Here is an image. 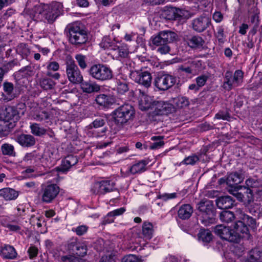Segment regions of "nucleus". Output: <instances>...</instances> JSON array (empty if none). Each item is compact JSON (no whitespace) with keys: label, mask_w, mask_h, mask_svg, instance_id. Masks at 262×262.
Returning a JSON list of instances; mask_svg holds the SVG:
<instances>
[{"label":"nucleus","mask_w":262,"mask_h":262,"mask_svg":"<svg viewBox=\"0 0 262 262\" xmlns=\"http://www.w3.org/2000/svg\"><path fill=\"white\" fill-rule=\"evenodd\" d=\"M199 160V158L198 156L192 155L186 158L182 163L186 165H194Z\"/></svg>","instance_id":"54"},{"label":"nucleus","mask_w":262,"mask_h":262,"mask_svg":"<svg viewBox=\"0 0 262 262\" xmlns=\"http://www.w3.org/2000/svg\"><path fill=\"white\" fill-rule=\"evenodd\" d=\"M76 248V250L74 251L73 253H75L80 257H83L86 254L87 248L83 243H80Z\"/></svg>","instance_id":"49"},{"label":"nucleus","mask_w":262,"mask_h":262,"mask_svg":"<svg viewBox=\"0 0 262 262\" xmlns=\"http://www.w3.org/2000/svg\"><path fill=\"white\" fill-rule=\"evenodd\" d=\"M234 235H237L236 243H239L241 238L249 239L250 236V231L247 226L242 220L237 221L234 225Z\"/></svg>","instance_id":"14"},{"label":"nucleus","mask_w":262,"mask_h":262,"mask_svg":"<svg viewBox=\"0 0 262 262\" xmlns=\"http://www.w3.org/2000/svg\"><path fill=\"white\" fill-rule=\"evenodd\" d=\"M112 50L116 51L119 56L122 58H125L128 56L129 51L126 45H122L120 46L114 45Z\"/></svg>","instance_id":"40"},{"label":"nucleus","mask_w":262,"mask_h":262,"mask_svg":"<svg viewBox=\"0 0 262 262\" xmlns=\"http://www.w3.org/2000/svg\"><path fill=\"white\" fill-rule=\"evenodd\" d=\"M184 41L191 49H200L203 47L205 40L198 35H185L183 37Z\"/></svg>","instance_id":"16"},{"label":"nucleus","mask_w":262,"mask_h":262,"mask_svg":"<svg viewBox=\"0 0 262 262\" xmlns=\"http://www.w3.org/2000/svg\"><path fill=\"white\" fill-rule=\"evenodd\" d=\"M56 82L51 78L43 77L39 80L40 86L45 91L51 90L54 89Z\"/></svg>","instance_id":"34"},{"label":"nucleus","mask_w":262,"mask_h":262,"mask_svg":"<svg viewBox=\"0 0 262 262\" xmlns=\"http://www.w3.org/2000/svg\"><path fill=\"white\" fill-rule=\"evenodd\" d=\"M177 82L176 77L167 74H158L154 79L155 86L160 91H166Z\"/></svg>","instance_id":"6"},{"label":"nucleus","mask_w":262,"mask_h":262,"mask_svg":"<svg viewBox=\"0 0 262 262\" xmlns=\"http://www.w3.org/2000/svg\"><path fill=\"white\" fill-rule=\"evenodd\" d=\"M244 177L241 172H233L227 176V185L231 188H237L243 181Z\"/></svg>","instance_id":"18"},{"label":"nucleus","mask_w":262,"mask_h":262,"mask_svg":"<svg viewBox=\"0 0 262 262\" xmlns=\"http://www.w3.org/2000/svg\"><path fill=\"white\" fill-rule=\"evenodd\" d=\"M246 188L249 189H255L257 187L258 185V182L254 179L252 178H248L246 180L245 182Z\"/></svg>","instance_id":"53"},{"label":"nucleus","mask_w":262,"mask_h":262,"mask_svg":"<svg viewBox=\"0 0 262 262\" xmlns=\"http://www.w3.org/2000/svg\"><path fill=\"white\" fill-rule=\"evenodd\" d=\"M18 50L21 54L23 58L27 57L30 54V50L25 43H21L18 46Z\"/></svg>","instance_id":"57"},{"label":"nucleus","mask_w":262,"mask_h":262,"mask_svg":"<svg viewBox=\"0 0 262 262\" xmlns=\"http://www.w3.org/2000/svg\"><path fill=\"white\" fill-rule=\"evenodd\" d=\"M215 201L217 207L221 209L232 208L234 206L235 202L233 197L229 195L220 196Z\"/></svg>","instance_id":"20"},{"label":"nucleus","mask_w":262,"mask_h":262,"mask_svg":"<svg viewBox=\"0 0 262 262\" xmlns=\"http://www.w3.org/2000/svg\"><path fill=\"white\" fill-rule=\"evenodd\" d=\"M2 153L4 156L15 157L16 152L14 146L9 143L3 144L1 147Z\"/></svg>","instance_id":"37"},{"label":"nucleus","mask_w":262,"mask_h":262,"mask_svg":"<svg viewBox=\"0 0 262 262\" xmlns=\"http://www.w3.org/2000/svg\"><path fill=\"white\" fill-rule=\"evenodd\" d=\"M95 101L100 106L108 108L114 102V99L110 94H100L96 96Z\"/></svg>","instance_id":"19"},{"label":"nucleus","mask_w":262,"mask_h":262,"mask_svg":"<svg viewBox=\"0 0 262 262\" xmlns=\"http://www.w3.org/2000/svg\"><path fill=\"white\" fill-rule=\"evenodd\" d=\"M77 162L78 159L76 157L69 155L62 160L60 166L56 167L57 171L63 172L67 171L71 166L75 165Z\"/></svg>","instance_id":"21"},{"label":"nucleus","mask_w":262,"mask_h":262,"mask_svg":"<svg viewBox=\"0 0 262 262\" xmlns=\"http://www.w3.org/2000/svg\"><path fill=\"white\" fill-rule=\"evenodd\" d=\"M2 254L6 259H14L16 257L17 253L13 247L5 245L2 247Z\"/></svg>","instance_id":"32"},{"label":"nucleus","mask_w":262,"mask_h":262,"mask_svg":"<svg viewBox=\"0 0 262 262\" xmlns=\"http://www.w3.org/2000/svg\"><path fill=\"white\" fill-rule=\"evenodd\" d=\"M59 187L55 184H50L42 186L41 189V201L49 204L52 203L58 195Z\"/></svg>","instance_id":"7"},{"label":"nucleus","mask_w":262,"mask_h":262,"mask_svg":"<svg viewBox=\"0 0 262 262\" xmlns=\"http://www.w3.org/2000/svg\"><path fill=\"white\" fill-rule=\"evenodd\" d=\"M15 126V124L13 122H9L0 118V133L3 136H6L10 132L11 129Z\"/></svg>","instance_id":"33"},{"label":"nucleus","mask_w":262,"mask_h":262,"mask_svg":"<svg viewBox=\"0 0 262 262\" xmlns=\"http://www.w3.org/2000/svg\"><path fill=\"white\" fill-rule=\"evenodd\" d=\"M147 164L146 160H141L132 165L129 168V171L133 174L144 172L146 169L145 167Z\"/></svg>","instance_id":"30"},{"label":"nucleus","mask_w":262,"mask_h":262,"mask_svg":"<svg viewBox=\"0 0 262 262\" xmlns=\"http://www.w3.org/2000/svg\"><path fill=\"white\" fill-rule=\"evenodd\" d=\"M18 191L9 187L0 189V196L3 197L6 201L15 200L18 197Z\"/></svg>","instance_id":"24"},{"label":"nucleus","mask_w":262,"mask_h":262,"mask_svg":"<svg viewBox=\"0 0 262 262\" xmlns=\"http://www.w3.org/2000/svg\"><path fill=\"white\" fill-rule=\"evenodd\" d=\"M163 138V136H161L152 137L151 140L155 141V142L150 145V148L151 149H156L161 147L164 144V142L162 140Z\"/></svg>","instance_id":"42"},{"label":"nucleus","mask_w":262,"mask_h":262,"mask_svg":"<svg viewBox=\"0 0 262 262\" xmlns=\"http://www.w3.org/2000/svg\"><path fill=\"white\" fill-rule=\"evenodd\" d=\"M0 118L9 122H13L16 125L20 116H19V113L15 110L13 106L8 105L0 113Z\"/></svg>","instance_id":"15"},{"label":"nucleus","mask_w":262,"mask_h":262,"mask_svg":"<svg viewBox=\"0 0 262 262\" xmlns=\"http://www.w3.org/2000/svg\"><path fill=\"white\" fill-rule=\"evenodd\" d=\"M33 117L36 121L41 122L48 119L50 118V115L48 112L43 111L34 113L33 115Z\"/></svg>","instance_id":"47"},{"label":"nucleus","mask_w":262,"mask_h":262,"mask_svg":"<svg viewBox=\"0 0 262 262\" xmlns=\"http://www.w3.org/2000/svg\"><path fill=\"white\" fill-rule=\"evenodd\" d=\"M88 73L94 79L99 81H106L113 77L112 69L106 64H94L88 70Z\"/></svg>","instance_id":"5"},{"label":"nucleus","mask_w":262,"mask_h":262,"mask_svg":"<svg viewBox=\"0 0 262 262\" xmlns=\"http://www.w3.org/2000/svg\"><path fill=\"white\" fill-rule=\"evenodd\" d=\"M129 90L128 84L119 80L117 81V91L119 94H124Z\"/></svg>","instance_id":"46"},{"label":"nucleus","mask_w":262,"mask_h":262,"mask_svg":"<svg viewBox=\"0 0 262 262\" xmlns=\"http://www.w3.org/2000/svg\"><path fill=\"white\" fill-rule=\"evenodd\" d=\"M198 237L199 241L208 244L212 241L213 235L209 229L201 228L198 234Z\"/></svg>","instance_id":"29"},{"label":"nucleus","mask_w":262,"mask_h":262,"mask_svg":"<svg viewBox=\"0 0 262 262\" xmlns=\"http://www.w3.org/2000/svg\"><path fill=\"white\" fill-rule=\"evenodd\" d=\"M66 73L69 81L73 83H80L83 81V76L74 61L67 63Z\"/></svg>","instance_id":"10"},{"label":"nucleus","mask_w":262,"mask_h":262,"mask_svg":"<svg viewBox=\"0 0 262 262\" xmlns=\"http://www.w3.org/2000/svg\"><path fill=\"white\" fill-rule=\"evenodd\" d=\"M211 25V18L206 15H202L193 19L190 26L194 31L202 33L209 28Z\"/></svg>","instance_id":"9"},{"label":"nucleus","mask_w":262,"mask_h":262,"mask_svg":"<svg viewBox=\"0 0 262 262\" xmlns=\"http://www.w3.org/2000/svg\"><path fill=\"white\" fill-rule=\"evenodd\" d=\"M161 115V114H157L155 111H152L149 113L148 120L150 122H159L161 121L160 116Z\"/></svg>","instance_id":"61"},{"label":"nucleus","mask_w":262,"mask_h":262,"mask_svg":"<svg viewBox=\"0 0 262 262\" xmlns=\"http://www.w3.org/2000/svg\"><path fill=\"white\" fill-rule=\"evenodd\" d=\"M243 78V72L242 70H238L235 71L233 74V79L236 81V83H237L239 85L240 82L242 81Z\"/></svg>","instance_id":"63"},{"label":"nucleus","mask_w":262,"mask_h":262,"mask_svg":"<svg viewBox=\"0 0 262 262\" xmlns=\"http://www.w3.org/2000/svg\"><path fill=\"white\" fill-rule=\"evenodd\" d=\"M106 120L101 118L96 119L92 123L95 128H98L103 126L105 123Z\"/></svg>","instance_id":"64"},{"label":"nucleus","mask_w":262,"mask_h":262,"mask_svg":"<svg viewBox=\"0 0 262 262\" xmlns=\"http://www.w3.org/2000/svg\"><path fill=\"white\" fill-rule=\"evenodd\" d=\"M112 114L115 123L119 126H123L132 122L136 114L134 107L127 103L116 108Z\"/></svg>","instance_id":"4"},{"label":"nucleus","mask_w":262,"mask_h":262,"mask_svg":"<svg viewBox=\"0 0 262 262\" xmlns=\"http://www.w3.org/2000/svg\"><path fill=\"white\" fill-rule=\"evenodd\" d=\"M163 31H160L155 37L152 38V42L155 46L166 44Z\"/></svg>","instance_id":"44"},{"label":"nucleus","mask_w":262,"mask_h":262,"mask_svg":"<svg viewBox=\"0 0 262 262\" xmlns=\"http://www.w3.org/2000/svg\"><path fill=\"white\" fill-rule=\"evenodd\" d=\"M252 15L251 17V21L254 25H258L259 23V10L256 7H253L251 9Z\"/></svg>","instance_id":"50"},{"label":"nucleus","mask_w":262,"mask_h":262,"mask_svg":"<svg viewBox=\"0 0 262 262\" xmlns=\"http://www.w3.org/2000/svg\"><path fill=\"white\" fill-rule=\"evenodd\" d=\"M129 75L130 78L136 82L143 85L145 88H148L151 85L152 76L149 72L130 71Z\"/></svg>","instance_id":"11"},{"label":"nucleus","mask_w":262,"mask_h":262,"mask_svg":"<svg viewBox=\"0 0 262 262\" xmlns=\"http://www.w3.org/2000/svg\"><path fill=\"white\" fill-rule=\"evenodd\" d=\"M176 106L179 108L188 106L189 101L188 99L185 97H179L174 99Z\"/></svg>","instance_id":"43"},{"label":"nucleus","mask_w":262,"mask_h":262,"mask_svg":"<svg viewBox=\"0 0 262 262\" xmlns=\"http://www.w3.org/2000/svg\"><path fill=\"white\" fill-rule=\"evenodd\" d=\"M181 10L180 9H176L175 8H170L163 12L164 17L168 20H176L179 19L181 17L180 13Z\"/></svg>","instance_id":"27"},{"label":"nucleus","mask_w":262,"mask_h":262,"mask_svg":"<svg viewBox=\"0 0 262 262\" xmlns=\"http://www.w3.org/2000/svg\"><path fill=\"white\" fill-rule=\"evenodd\" d=\"M140 258L134 254H128L124 256L121 260V262H140Z\"/></svg>","instance_id":"52"},{"label":"nucleus","mask_w":262,"mask_h":262,"mask_svg":"<svg viewBox=\"0 0 262 262\" xmlns=\"http://www.w3.org/2000/svg\"><path fill=\"white\" fill-rule=\"evenodd\" d=\"M16 141L23 147H31L35 144V138L28 134H21L17 136Z\"/></svg>","instance_id":"23"},{"label":"nucleus","mask_w":262,"mask_h":262,"mask_svg":"<svg viewBox=\"0 0 262 262\" xmlns=\"http://www.w3.org/2000/svg\"><path fill=\"white\" fill-rule=\"evenodd\" d=\"M193 208L190 204H183L178 211V216L182 220H187L192 215Z\"/></svg>","instance_id":"25"},{"label":"nucleus","mask_w":262,"mask_h":262,"mask_svg":"<svg viewBox=\"0 0 262 262\" xmlns=\"http://www.w3.org/2000/svg\"><path fill=\"white\" fill-rule=\"evenodd\" d=\"M88 229V227L86 225H81L73 229L72 230L75 232L77 235L81 236L87 232Z\"/></svg>","instance_id":"59"},{"label":"nucleus","mask_w":262,"mask_h":262,"mask_svg":"<svg viewBox=\"0 0 262 262\" xmlns=\"http://www.w3.org/2000/svg\"><path fill=\"white\" fill-rule=\"evenodd\" d=\"M208 79V76L206 75H201L196 78L195 81L198 86L201 88L205 84Z\"/></svg>","instance_id":"55"},{"label":"nucleus","mask_w":262,"mask_h":262,"mask_svg":"<svg viewBox=\"0 0 262 262\" xmlns=\"http://www.w3.org/2000/svg\"><path fill=\"white\" fill-rule=\"evenodd\" d=\"M115 183L110 180H102L94 183L91 192L95 194H104L115 190Z\"/></svg>","instance_id":"8"},{"label":"nucleus","mask_w":262,"mask_h":262,"mask_svg":"<svg viewBox=\"0 0 262 262\" xmlns=\"http://www.w3.org/2000/svg\"><path fill=\"white\" fill-rule=\"evenodd\" d=\"M214 232L222 239L236 243L237 235H234V231L229 227L222 225L216 226L214 228Z\"/></svg>","instance_id":"12"},{"label":"nucleus","mask_w":262,"mask_h":262,"mask_svg":"<svg viewBox=\"0 0 262 262\" xmlns=\"http://www.w3.org/2000/svg\"><path fill=\"white\" fill-rule=\"evenodd\" d=\"M166 44L177 41L178 39V35L176 33L170 30L162 31Z\"/></svg>","instance_id":"39"},{"label":"nucleus","mask_w":262,"mask_h":262,"mask_svg":"<svg viewBox=\"0 0 262 262\" xmlns=\"http://www.w3.org/2000/svg\"><path fill=\"white\" fill-rule=\"evenodd\" d=\"M235 215L232 211L224 210L220 214V219L222 222L231 223L235 219Z\"/></svg>","instance_id":"36"},{"label":"nucleus","mask_w":262,"mask_h":262,"mask_svg":"<svg viewBox=\"0 0 262 262\" xmlns=\"http://www.w3.org/2000/svg\"><path fill=\"white\" fill-rule=\"evenodd\" d=\"M200 222L205 226L216 223V209L212 201L203 199L196 204Z\"/></svg>","instance_id":"2"},{"label":"nucleus","mask_w":262,"mask_h":262,"mask_svg":"<svg viewBox=\"0 0 262 262\" xmlns=\"http://www.w3.org/2000/svg\"><path fill=\"white\" fill-rule=\"evenodd\" d=\"M60 259L62 262H80L81 260V259L72 255L62 256Z\"/></svg>","instance_id":"58"},{"label":"nucleus","mask_w":262,"mask_h":262,"mask_svg":"<svg viewBox=\"0 0 262 262\" xmlns=\"http://www.w3.org/2000/svg\"><path fill=\"white\" fill-rule=\"evenodd\" d=\"M15 86L13 83L8 81H5L3 83V94L4 99L10 101L16 97L14 93Z\"/></svg>","instance_id":"17"},{"label":"nucleus","mask_w":262,"mask_h":262,"mask_svg":"<svg viewBox=\"0 0 262 262\" xmlns=\"http://www.w3.org/2000/svg\"><path fill=\"white\" fill-rule=\"evenodd\" d=\"M30 128L31 133L36 136L41 137L46 134L47 129L36 123L31 124Z\"/></svg>","instance_id":"38"},{"label":"nucleus","mask_w":262,"mask_h":262,"mask_svg":"<svg viewBox=\"0 0 262 262\" xmlns=\"http://www.w3.org/2000/svg\"><path fill=\"white\" fill-rule=\"evenodd\" d=\"M47 71H57L59 69V64L56 61H51L47 66Z\"/></svg>","instance_id":"60"},{"label":"nucleus","mask_w":262,"mask_h":262,"mask_svg":"<svg viewBox=\"0 0 262 262\" xmlns=\"http://www.w3.org/2000/svg\"><path fill=\"white\" fill-rule=\"evenodd\" d=\"M241 188H243L244 189V198L245 200V204L248 203H252L254 201V189H249L246 188V187L245 186H239Z\"/></svg>","instance_id":"41"},{"label":"nucleus","mask_w":262,"mask_h":262,"mask_svg":"<svg viewBox=\"0 0 262 262\" xmlns=\"http://www.w3.org/2000/svg\"><path fill=\"white\" fill-rule=\"evenodd\" d=\"M64 33L69 42L76 48L86 44L89 40L87 31L80 24L75 23L68 24L64 29Z\"/></svg>","instance_id":"3"},{"label":"nucleus","mask_w":262,"mask_h":262,"mask_svg":"<svg viewBox=\"0 0 262 262\" xmlns=\"http://www.w3.org/2000/svg\"><path fill=\"white\" fill-rule=\"evenodd\" d=\"M75 58L78 66L81 69L84 70L87 68L86 57L85 55L78 54L75 55Z\"/></svg>","instance_id":"45"},{"label":"nucleus","mask_w":262,"mask_h":262,"mask_svg":"<svg viewBox=\"0 0 262 262\" xmlns=\"http://www.w3.org/2000/svg\"><path fill=\"white\" fill-rule=\"evenodd\" d=\"M80 83L81 88L84 93L88 94L97 93L100 90V86L95 82L91 80L82 81Z\"/></svg>","instance_id":"22"},{"label":"nucleus","mask_w":262,"mask_h":262,"mask_svg":"<svg viewBox=\"0 0 262 262\" xmlns=\"http://www.w3.org/2000/svg\"><path fill=\"white\" fill-rule=\"evenodd\" d=\"M18 61L17 59H13L6 63H4V65L3 68L4 67L5 69L4 70L6 71L7 72L10 69H11L13 67L15 66H17L18 64Z\"/></svg>","instance_id":"62"},{"label":"nucleus","mask_w":262,"mask_h":262,"mask_svg":"<svg viewBox=\"0 0 262 262\" xmlns=\"http://www.w3.org/2000/svg\"><path fill=\"white\" fill-rule=\"evenodd\" d=\"M151 106L154 108V111L162 115H167L175 111V107L172 104L163 101H154L151 105H148L145 108H149Z\"/></svg>","instance_id":"13"},{"label":"nucleus","mask_w":262,"mask_h":262,"mask_svg":"<svg viewBox=\"0 0 262 262\" xmlns=\"http://www.w3.org/2000/svg\"><path fill=\"white\" fill-rule=\"evenodd\" d=\"M240 220L244 222L247 227L254 230L257 227V223L256 219L249 215L246 214L245 212L240 211Z\"/></svg>","instance_id":"28"},{"label":"nucleus","mask_w":262,"mask_h":262,"mask_svg":"<svg viewBox=\"0 0 262 262\" xmlns=\"http://www.w3.org/2000/svg\"><path fill=\"white\" fill-rule=\"evenodd\" d=\"M62 8V5L59 2H54L50 5L35 6L30 14V17L37 21L47 20L51 24L60 15Z\"/></svg>","instance_id":"1"},{"label":"nucleus","mask_w":262,"mask_h":262,"mask_svg":"<svg viewBox=\"0 0 262 262\" xmlns=\"http://www.w3.org/2000/svg\"><path fill=\"white\" fill-rule=\"evenodd\" d=\"M154 232L153 225L151 223L144 222L142 225V234L144 238L150 239Z\"/></svg>","instance_id":"35"},{"label":"nucleus","mask_w":262,"mask_h":262,"mask_svg":"<svg viewBox=\"0 0 262 262\" xmlns=\"http://www.w3.org/2000/svg\"><path fill=\"white\" fill-rule=\"evenodd\" d=\"M245 207L247 211L252 215H256L259 210L258 205L256 203H248L245 204Z\"/></svg>","instance_id":"48"},{"label":"nucleus","mask_w":262,"mask_h":262,"mask_svg":"<svg viewBox=\"0 0 262 262\" xmlns=\"http://www.w3.org/2000/svg\"><path fill=\"white\" fill-rule=\"evenodd\" d=\"M238 85L236 81L233 79V75L230 71H227L224 77V88L228 91L231 90L233 87L237 86Z\"/></svg>","instance_id":"26"},{"label":"nucleus","mask_w":262,"mask_h":262,"mask_svg":"<svg viewBox=\"0 0 262 262\" xmlns=\"http://www.w3.org/2000/svg\"><path fill=\"white\" fill-rule=\"evenodd\" d=\"M261 256L262 251L260 250L258 248L253 249L250 251L245 262H262Z\"/></svg>","instance_id":"31"},{"label":"nucleus","mask_w":262,"mask_h":262,"mask_svg":"<svg viewBox=\"0 0 262 262\" xmlns=\"http://www.w3.org/2000/svg\"><path fill=\"white\" fill-rule=\"evenodd\" d=\"M15 110L19 113V116L24 115L26 111V105L24 102H20L17 103L15 106H13Z\"/></svg>","instance_id":"56"},{"label":"nucleus","mask_w":262,"mask_h":262,"mask_svg":"<svg viewBox=\"0 0 262 262\" xmlns=\"http://www.w3.org/2000/svg\"><path fill=\"white\" fill-rule=\"evenodd\" d=\"M215 118L217 119H222L223 120L230 121L231 117L228 111H219L215 116Z\"/></svg>","instance_id":"51"}]
</instances>
